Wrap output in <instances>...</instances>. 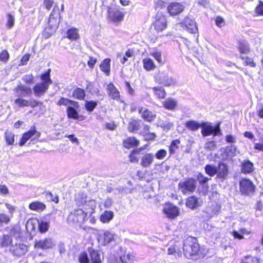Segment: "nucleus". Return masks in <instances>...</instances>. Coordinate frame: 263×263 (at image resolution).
<instances>
[{"mask_svg": "<svg viewBox=\"0 0 263 263\" xmlns=\"http://www.w3.org/2000/svg\"><path fill=\"white\" fill-rule=\"evenodd\" d=\"M183 250L184 256L189 258L199 255L200 246L196 238L190 237L184 240Z\"/></svg>", "mask_w": 263, "mask_h": 263, "instance_id": "1", "label": "nucleus"}, {"mask_svg": "<svg viewBox=\"0 0 263 263\" xmlns=\"http://www.w3.org/2000/svg\"><path fill=\"white\" fill-rule=\"evenodd\" d=\"M86 216L83 210L78 209L71 212L67 217V222L72 227L81 226Z\"/></svg>", "mask_w": 263, "mask_h": 263, "instance_id": "2", "label": "nucleus"}, {"mask_svg": "<svg viewBox=\"0 0 263 263\" xmlns=\"http://www.w3.org/2000/svg\"><path fill=\"white\" fill-rule=\"evenodd\" d=\"M152 26L156 32H162L167 27V16L163 12H158L154 17Z\"/></svg>", "mask_w": 263, "mask_h": 263, "instance_id": "3", "label": "nucleus"}, {"mask_svg": "<svg viewBox=\"0 0 263 263\" xmlns=\"http://www.w3.org/2000/svg\"><path fill=\"white\" fill-rule=\"evenodd\" d=\"M220 123H218L214 126H212L211 124L202 122V129L201 130V134L203 137H207L210 135L213 136H221L222 135L220 128Z\"/></svg>", "mask_w": 263, "mask_h": 263, "instance_id": "4", "label": "nucleus"}, {"mask_svg": "<svg viewBox=\"0 0 263 263\" xmlns=\"http://www.w3.org/2000/svg\"><path fill=\"white\" fill-rule=\"evenodd\" d=\"M205 170L210 176L217 174L219 178H224L228 173L227 165H206Z\"/></svg>", "mask_w": 263, "mask_h": 263, "instance_id": "5", "label": "nucleus"}, {"mask_svg": "<svg viewBox=\"0 0 263 263\" xmlns=\"http://www.w3.org/2000/svg\"><path fill=\"white\" fill-rule=\"evenodd\" d=\"M124 13L118 8L107 9V18L108 21L114 23H119L122 22L124 17Z\"/></svg>", "mask_w": 263, "mask_h": 263, "instance_id": "6", "label": "nucleus"}, {"mask_svg": "<svg viewBox=\"0 0 263 263\" xmlns=\"http://www.w3.org/2000/svg\"><path fill=\"white\" fill-rule=\"evenodd\" d=\"M196 180L193 178H189L180 182L179 188L184 194L193 193L196 188Z\"/></svg>", "mask_w": 263, "mask_h": 263, "instance_id": "7", "label": "nucleus"}, {"mask_svg": "<svg viewBox=\"0 0 263 263\" xmlns=\"http://www.w3.org/2000/svg\"><path fill=\"white\" fill-rule=\"evenodd\" d=\"M255 189V185L249 179H243L239 182L240 192L243 195H251L254 192Z\"/></svg>", "mask_w": 263, "mask_h": 263, "instance_id": "8", "label": "nucleus"}, {"mask_svg": "<svg viewBox=\"0 0 263 263\" xmlns=\"http://www.w3.org/2000/svg\"><path fill=\"white\" fill-rule=\"evenodd\" d=\"M154 81L156 83L163 85L164 86H171L175 85V82L174 79L163 73L158 72L154 77Z\"/></svg>", "mask_w": 263, "mask_h": 263, "instance_id": "9", "label": "nucleus"}, {"mask_svg": "<svg viewBox=\"0 0 263 263\" xmlns=\"http://www.w3.org/2000/svg\"><path fill=\"white\" fill-rule=\"evenodd\" d=\"M184 8L183 4L179 2H172L167 6V12L172 16L179 15L184 11Z\"/></svg>", "mask_w": 263, "mask_h": 263, "instance_id": "10", "label": "nucleus"}, {"mask_svg": "<svg viewBox=\"0 0 263 263\" xmlns=\"http://www.w3.org/2000/svg\"><path fill=\"white\" fill-rule=\"evenodd\" d=\"M55 245V241L52 238H46L40 240H36L34 247L35 249L45 250L51 249Z\"/></svg>", "mask_w": 263, "mask_h": 263, "instance_id": "11", "label": "nucleus"}, {"mask_svg": "<svg viewBox=\"0 0 263 263\" xmlns=\"http://www.w3.org/2000/svg\"><path fill=\"white\" fill-rule=\"evenodd\" d=\"M138 112L141 115V118L145 122L151 123L154 121L156 118V113L148 108L140 107L138 108Z\"/></svg>", "mask_w": 263, "mask_h": 263, "instance_id": "12", "label": "nucleus"}, {"mask_svg": "<svg viewBox=\"0 0 263 263\" xmlns=\"http://www.w3.org/2000/svg\"><path fill=\"white\" fill-rule=\"evenodd\" d=\"M221 159L223 160H231L236 154V147L231 145L221 149Z\"/></svg>", "mask_w": 263, "mask_h": 263, "instance_id": "13", "label": "nucleus"}, {"mask_svg": "<svg viewBox=\"0 0 263 263\" xmlns=\"http://www.w3.org/2000/svg\"><path fill=\"white\" fill-rule=\"evenodd\" d=\"M36 134H37V137L40 136V133L37 131L35 126L33 125L30 127L29 130L23 134V136L19 141L18 144L20 146L24 145L28 140H29L33 136Z\"/></svg>", "mask_w": 263, "mask_h": 263, "instance_id": "14", "label": "nucleus"}, {"mask_svg": "<svg viewBox=\"0 0 263 263\" xmlns=\"http://www.w3.org/2000/svg\"><path fill=\"white\" fill-rule=\"evenodd\" d=\"M106 90L108 95L113 100L117 101L121 100V96L120 92L115 87L112 83H109L106 87Z\"/></svg>", "mask_w": 263, "mask_h": 263, "instance_id": "15", "label": "nucleus"}, {"mask_svg": "<svg viewBox=\"0 0 263 263\" xmlns=\"http://www.w3.org/2000/svg\"><path fill=\"white\" fill-rule=\"evenodd\" d=\"M140 144V141L135 137H128L122 141L123 146L127 149L138 146Z\"/></svg>", "mask_w": 263, "mask_h": 263, "instance_id": "16", "label": "nucleus"}, {"mask_svg": "<svg viewBox=\"0 0 263 263\" xmlns=\"http://www.w3.org/2000/svg\"><path fill=\"white\" fill-rule=\"evenodd\" d=\"M237 43V48L241 55L247 54L250 52V46L247 41L246 40H239Z\"/></svg>", "mask_w": 263, "mask_h": 263, "instance_id": "17", "label": "nucleus"}, {"mask_svg": "<svg viewBox=\"0 0 263 263\" xmlns=\"http://www.w3.org/2000/svg\"><path fill=\"white\" fill-rule=\"evenodd\" d=\"M96 202L95 200H89L82 205V209L84 211L85 215L87 217L88 214H93L96 208Z\"/></svg>", "mask_w": 263, "mask_h": 263, "instance_id": "18", "label": "nucleus"}, {"mask_svg": "<svg viewBox=\"0 0 263 263\" xmlns=\"http://www.w3.org/2000/svg\"><path fill=\"white\" fill-rule=\"evenodd\" d=\"M49 85L43 82L36 84L33 87L35 96L39 97L44 95L49 88Z\"/></svg>", "mask_w": 263, "mask_h": 263, "instance_id": "19", "label": "nucleus"}, {"mask_svg": "<svg viewBox=\"0 0 263 263\" xmlns=\"http://www.w3.org/2000/svg\"><path fill=\"white\" fill-rule=\"evenodd\" d=\"M164 213L170 218H174L178 215V208L172 204H166L163 209Z\"/></svg>", "mask_w": 263, "mask_h": 263, "instance_id": "20", "label": "nucleus"}, {"mask_svg": "<svg viewBox=\"0 0 263 263\" xmlns=\"http://www.w3.org/2000/svg\"><path fill=\"white\" fill-rule=\"evenodd\" d=\"M10 251L12 253L17 256L24 255L27 251V247L24 244L15 245L11 246Z\"/></svg>", "mask_w": 263, "mask_h": 263, "instance_id": "21", "label": "nucleus"}, {"mask_svg": "<svg viewBox=\"0 0 263 263\" xmlns=\"http://www.w3.org/2000/svg\"><path fill=\"white\" fill-rule=\"evenodd\" d=\"M182 24L189 32L195 33L197 32L198 28L194 20L189 17L185 18Z\"/></svg>", "mask_w": 263, "mask_h": 263, "instance_id": "22", "label": "nucleus"}, {"mask_svg": "<svg viewBox=\"0 0 263 263\" xmlns=\"http://www.w3.org/2000/svg\"><path fill=\"white\" fill-rule=\"evenodd\" d=\"M68 104H71L76 108L79 107L78 102L63 97H61L57 102V105L59 106H67Z\"/></svg>", "mask_w": 263, "mask_h": 263, "instance_id": "23", "label": "nucleus"}, {"mask_svg": "<svg viewBox=\"0 0 263 263\" xmlns=\"http://www.w3.org/2000/svg\"><path fill=\"white\" fill-rule=\"evenodd\" d=\"M91 263H101L103 256L101 257V253L92 249L88 250Z\"/></svg>", "mask_w": 263, "mask_h": 263, "instance_id": "24", "label": "nucleus"}, {"mask_svg": "<svg viewBox=\"0 0 263 263\" xmlns=\"http://www.w3.org/2000/svg\"><path fill=\"white\" fill-rule=\"evenodd\" d=\"M162 105L166 109L173 110L176 109L177 102L175 99L169 98L162 102Z\"/></svg>", "mask_w": 263, "mask_h": 263, "instance_id": "25", "label": "nucleus"}, {"mask_svg": "<svg viewBox=\"0 0 263 263\" xmlns=\"http://www.w3.org/2000/svg\"><path fill=\"white\" fill-rule=\"evenodd\" d=\"M143 149V147L133 149L128 156L129 161L131 163H137L139 160V155L141 150Z\"/></svg>", "mask_w": 263, "mask_h": 263, "instance_id": "26", "label": "nucleus"}, {"mask_svg": "<svg viewBox=\"0 0 263 263\" xmlns=\"http://www.w3.org/2000/svg\"><path fill=\"white\" fill-rule=\"evenodd\" d=\"M142 63L144 69L147 71L153 70L156 68L154 61L150 58H144Z\"/></svg>", "mask_w": 263, "mask_h": 263, "instance_id": "27", "label": "nucleus"}, {"mask_svg": "<svg viewBox=\"0 0 263 263\" xmlns=\"http://www.w3.org/2000/svg\"><path fill=\"white\" fill-rule=\"evenodd\" d=\"M110 59L106 58L104 59L100 64L101 70L105 73L106 75L109 76L110 72Z\"/></svg>", "mask_w": 263, "mask_h": 263, "instance_id": "28", "label": "nucleus"}, {"mask_svg": "<svg viewBox=\"0 0 263 263\" xmlns=\"http://www.w3.org/2000/svg\"><path fill=\"white\" fill-rule=\"evenodd\" d=\"M72 96L74 99L82 101L86 97V92L83 88L76 87L72 91Z\"/></svg>", "mask_w": 263, "mask_h": 263, "instance_id": "29", "label": "nucleus"}, {"mask_svg": "<svg viewBox=\"0 0 263 263\" xmlns=\"http://www.w3.org/2000/svg\"><path fill=\"white\" fill-rule=\"evenodd\" d=\"M140 120L132 119L128 124V130L129 132L134 133L138 131L140 127Z\"/></svg>", "mask_w": 263, "mask_h": 263, "instance_id": "30", "label": "nucleus"}, {"mask_svg": "<svg viewBox=\"0 0 263 263\" xmlns=\"http://www.w3.org/2000/svg\"><path fill=\"white\" fill-rule=\"evenodd\" d=\"M184 125L188 129L192 131H196L200 127H201L202 123H199L196 121L190 120L185 123Z\"/></svg>", "mask_w": 263, "mask_h": 263, "instance_id": "31", "label": "nucleus"}, {"mask_svg": "<svg viewBox=\"0 0 263 263\" xmlns=\"http://www.w3.org/2000/svg\"><path fill=\"white\" fill-rule=\"evenodd\" d=\"M154 95L159 99H163L166 96V92L163 87L155 86L152 88Z\"/></svg>", "mask_w": 263, "mask_h": 263, "instance_id": "32", "label": "nucleus"}, {"mask_svg": "<svg viewBox=\"0 0 263 263\" xmlns=\"http://www.w3.org/2000/svg\"><path fill=\"white\" fill-rule=\"evenodd\" d=\"M66 114L69 119H73L74 120H79L81 116L79 114L76 109L71 106H68L66 108Z\"/></svg>", "mask_w": 263, "mask_h": 263, "instance_id": "33", "label": "nucleus"}, {"mask_svg": "<svg viewBox=\"0 0 263 263\" xmlns=\"http://www.w3.org/2000/svg\"><path fill=\"white\" fill-rule=\"evenodd\" d=\"M66 37L70 40L76 41L79 39L78 29L76 28H70L66 32Z\"/></svg>", "mask_w": 263, "mask_h": 263, "instance_id": "34", "label": "nucleus"}, {"mask_svg": "<svg viewBox=\"0 0 263 263\" xmlns=\"http://www.w3.org/2000/svg\"><path fill=\"white\" fill-rule=\"evenodd\" d=\"M114 216L112 211H105L100 216V220L103 223H108L111 220Z\"/></svg>", "mask_w": 263, "mask_h": 263, "instance_id": "35", "label": "nucleus"}, {"mask_svg": "<svg viewBox=\"0 0 263 263\" xmlns=\"http://www.w3.org/2000/svg\"><path fill=\"white\" fill-rule=\"evenodd\" d=\"M186 205L191 209H195L199 205L198 199L195 196L189 197L186 201Z\"/></svg>", "mask_w": 263, "mask_h": 263, "instance_id": "36", "label": "nucleus"}, {"mask_svg": "<svg viewBox=\"0 0 263 263\" xmlns=\"http://www.w3.org/2000/svg\"><path fill=\"white\" fill-rule=\"evenodd\" d=\"M29 208L31 210L42 211L46 208V205L43 203L39 201H35L30 203Z\"/></svg>", "mask_w": 263, "mask_h": 263, "instance_id": "37", "label": "nucleus"}, {"mask_svg": "<svg viewBox=\"0 0 263 263\" xmlns=\"http://www.w3.org/2000/svg\"><path fill=\"white\" fill-rule=\"evenodd\" d=\"M180 144V140L179 139L172 141L168 146L169 153L171 155L175 154L176 150L179 148Z\"/></svg>", "mask_w": 263, "mask_h": 263, "instance_id": "38", "label": "nucleus"}, {"mask_svg": "<svg viewBox=\"0 0 263 263\" xmlns=\"http://www.w3.org/2000/svg\"><path fill=\"white\" fill-rule=\"evenodd\" d=\"M51 69L49 68L40 76V79L42 82L47 84L48 85L52 83V80L50 78Z\"/></svg>", "mask_w": 263, "mask_h": 263, "instance_id": "39", "label": "nucleus"}, {"mask_svg": "<svg viewBox=\"0 0 263 263\" xmlns=\"http://www.w3.org/2000/svg\"><path fill=\"white\" fill-rule=\"evenodd\" d=\"M98 105V102L96 101L93 100H87L84 103L85 109L89 112L93 111V110L97 107Z\"/></svg>", "mask_w": 263, "mask_h": 263, "instance_id": "40", "label": "nucleus"}, {"mask_svg": "<svg viewBox=\"0 0 263 263\" xmlns=\"http://www.w3.org/2000/svg\"><path fill=\"white\" fill-rule=\"evenodd\" d=\"M85 194L83 193H79L76 196V202L78 206H81L83 205L88 200Z\"/></svg>", "mask_w": 263, "mask_h": 263, "instance_id": "41", "label": "nucleus"}, {"mask_svg": "<svg viewBox=\"0 0 263 263\" xmlns=\"http://www.w3.org/2000/svg\"><path fill=\"white\" fill-rule=\"evenodd\" d=\"M240 58L243 60V64L245 66H249L250 67H255L256 66V63L252 58L249 56H241Z\"/></svg>", "mask_w": 263, "mask_h": 263, "instance_id": "42", "label": "nucleus"}, {"mask_svg": "<svg viewBox=\"0 0 263 263\" xmlns=\"http://www.w3.org/2000/svg\"><path fill=\"white\" fill-rule=\"evenodd\" d=\"M219 208L217 204H213L206 209V212L211 217H212L217 214L219 211Z\"/></svg>", "mask_w": 263, "mask_h": 263, "instance_id": "43", "label": "nucleus"}, {"mask_svg": "<svg viewBox=\"0 0 263 263\" xmlns=\"http://www.w3.org/2000/svg\"><path fill=\"white\" fill-rule=\"evenodd\" d=\"M12 239L9 235H4L1 242V247L7 248L11 245Z\"/></svg>", "mask_w": 263, "mask_h": 263, "instance_id": "44", "label": "nucleus"}, {"mask_svg": "<svg viewBox=\"0 0 263 263\" xmlns=\"http://www.w3.org/2000/svg\"><path fill=\"white\" fill-rule=\"evenodd\" d=\"M103 245H106L114 240V235L109 231H106L103 234Z\"/></svg>", "mask_w": 263, "mask_h": 263, "instance_id": "45", "label": "nucleus"}, {"mask_svg": "<svg viewBox=\"0 0 263 263\" xmlns=\"http://www.w3.org/2000/svg\"><path fill=\"white\" fill-rule=\"evenodd\" d=\"M38 223L39 229L41 233H44L48 230L50 224L49 221L41 220L40 223Z\"/></svg>", "mask_w": 263, "mask_h": 263, "instance_id": "46", "label": "nucleus"}, {"mask_svg": "<svg viewBox=\"0 0 263 263\" xmlns=\"http://www.w3.org/2000/svg\"><path fill=\"white\" fill-rule=\"evenodd\" d=\"M14 102L20 107H28L29 101L22 98L15 99Z\"/></svg>", "mask_w": 263, "mask_h": 263, "instance_id": "47", "label": "nucleus"}, {"mask_svg": "<svg viewBox=\"0 0 263 263\" xmlns=\"http://www.w3.org/2000/svg\"><path fill=\"white\" fill-rule=\"evenodd\" d=\"M11 216L4 213H0V227L8 224L10 221Z\"/></svg>", "mask_w": 263, "mask_h": 263, "instance_id": "48", "label": "nucleus"}, {"mask_svg": "<svg viewBox=\"0 0 263 263\" xmlns=\"http://www.w3.org/2000/svg\"><path fill=\"white\" fill-rule=\"evenodd\" d=\"M5 138L8 145H13L14 142V135L10 132L5 133Z\"/></svg>", "mask_w": 263, "mask_h": 263, "instance_id": "49", "label": "nucleus"}, {"mask_svg": "<svg viewBox=\"0 0 263 263\" xmlns=\"http://www.w3.org/2000/svg\"><path fill=\"white\" fill-rule=\"evenodd\" d=\"M10 58V54L8 51L4 49L0 52V61L4 64L8 62Z\"/></svg>", "mask_w": 263, "mask_h": 263, "instance_id": "50", "label": "nucleus"}, {"mask_svg": "<svg viewBox=\"0 0 263 263\" xmlns=\"http://www.w3.org/2000/svg\"><path fill=\"white\" fill-rule=\"evenodd\" d=\"M154 156L151 154H145L142 158V164H150L153 161Z\"/></svg>", "mask_w": 263, "mask_h": 263, "instance_id": "51", "label": "nucleus"}, {"mask_svg": "<svg viewBox=\"0 0 263 263\" xmlns=\"http://www.w3.org/2000/svg\"><path fill=\"white\" fill-rule=\"evenodd\" d=\"M17 90L24 92L25 93V95L29 96L32 93L31 89L30 87H28L24 85L17 86V87L15 88L14 91H16ZM24 96H25V95H24Z\"/></svg>", "mask_w": 263, "mask_h": 263, "instance_id": "52", "label": "nucleus"}, {"mask_svg": "<svg viewBox=\"0 0 263 263\" xmlns=\"http://www.w3.org/2000/svg\"><path fill=\"white\" fill-rule=\"evenodd\" d=\"M132 57H134V51L132 49H128L125 52L124 56L121 59L120 62L124 64L128 60V58H132Z\"/></svg>", "mask_w": 263, "mask_h": 263, "instance_id": "53", "label": "nucleus"}, {"mask_svg": "<svg viewBox=\"0 0 263 263\" xmlns=\"http://www.w3.org/2000/svg\"><path fill=\"white\" fill-rule=\"evenodd\" d=\"M255 12L257 16H263V2L259 1L258 5L255 8Z\"/></svg>", "mask_w": 263, "mask_h": 263, "instance_id": "54", "label": "nucleus"}, {"mask_svg": "<svg viewBox=\"0 0 263 263\" xmlns=\"http://www.w3.org/2000/svg\"><path fill=\"white\" fill-rule=\"evenodd\" d=\"M166 4V2L163 0H158L155 2V9L156 10L163 9L165 7Z\"/></svg>", "mask_w": 263, "mask_h": 263, "instance_id": "55", "label": "nucleus"}, {"mask_svg": "<svg viewBox=\"0 0 263 263\" xmlns=\"http://www.w3.org/2000/svg\"><path fill=\"white\" fill-rule=\"evenodd\" d=\"M167 152L164 149H160L158 150L155 156L158 159L161 160L164 159L166 156Z\"/></svg>", "mask_w": 263, "mask_h": 263, "instance_id": "56", "label": "nucleus"}, {"mask_svg": "<svg viewBox=\"0 0 263 263\" xmlns=\"http://www.w3.org/2000/svg\"><path fill=\"white\" fill-rule=\"evenodd\" d=\"M22 80L26 84H31L34 82V77L32 74H26Z\"/></svg>", "mask_w": 263, "mask_h": 263, "instance_id": "57", "label": "nucleus"}, {"mask_svg": "<svg viewBox=\"0 0 263 263\" xmlns=\"http://www.w3.org/2000/svg\"><path fill=\"white\" fill-rule=\"evenodd\" d=\"M133 257L134 256L132 255L128 254L121 256L120 257V260L123 263H129L133 260Z\"/></svg>", "mask_w": 263, "mask_h": 263, "instance_id": "58", "label": "nucleus"}, {"mask_svg": "<svg viewBox=\"0 0 263 263\" xmlns=\"http://www.w3.org/2000/svg\"><path fill=\"white\" fill-rule=\"evenodd\" d=\"M7 26L8 28H11L14 25V18L10 13L7 14Z\"/></svg>", "mask_w": 263, "mask_h": 263, "instance_id": "59", "label": "nucleus"}, {"mask_svg": "<svg viewBox=\"0 0 263 263\" xmlns=\"http://www.w3.org/2000/svg\"><path fill=\"white\" fill-rule=\"evenodd\" d=\"M215 21L216 25L219 28L223 27L226 24L224 19L220 16H216Z\"/></svg>", "mask_w": 263, "mask_h": 263, "instance_id": "60", "label": "nucleus"}, {"mask_svg": "<svg viewBox=\"0 0 263 263\" xmlns=\"http://www.w3.org/2000/svg\"><path fill=\"white\" fill-rule=\"evenodd\" d=\"M104 128L109 130H114L117 127V125L114 121L106 122L104 124Z\"/></svg>", "mask_w": 263, "mask_h": 263, "instance_id": "61", "label": "nucleus"}, {"mask_svg": "<svg viewBox=\"0 0 263 263\" xmlns=\"http://www.w3.org/2000/svg\"><path fill=\"white\" fill-rule=\"evenodd\" d=\"M179 248L176 245L170 247L167 250V253L169 255L175 254V253H179Z\"/></svg>", "mask_w": 263, "mask_h": 263, "instance_id": "62", "label": "nucleus"}, {"mask_svg": "<svg viewBox=\"0 0 263 263\" xmlns=\"http://www.w3.org/2000/svg\"><path fill=\"white\" fill-rule=\"evenodd\" d=\"M151 55L155 58L160 64H162L163 62L161 58V53L159 51H155L151 53Z\"/></svg>", "mask_w": 263, "mask_h": 263, "instance_id": "63", "label": "nucleus"}, {"mask_svg": "<svg viewBox=\"0 0 263 263\" xmlns=\"http://www.w3.org/2000/svg\"><path fill=\"white\" fill-rule=\"evenodd\" d=\"M260 142L255 143L254 144V148L255 150L263 152V136L260 138Z\"/></svg>", "mask_w": 263, "mask_h": 263, "instance_id": "64", "label": "nucleus"}]
</instances>
